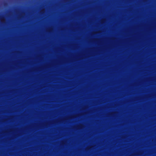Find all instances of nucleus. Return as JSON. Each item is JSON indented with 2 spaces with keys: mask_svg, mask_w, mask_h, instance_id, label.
<instances>
[{
  "mask_svg": "<svg viewBox=\"0 0 156 156\" xmlns=\"http://www.w3.org/2000/svg\"><path fill=\"white\" fill-rule=\"evenodd\" d=\"M23 18L24 16L22 14L21 15L18 16L16 20H12L9 21H5L4 22L0 20V26H6L9 24L11 25L16 24L17 23H20L22 19Z\"/></svg>",
  "mask_w": 156,
  "mask_h": 156,
  "instance_id": "obj_1",
  "label": "nucleus"
},
{
  "mask_svg": "<svg viewBox=\"0 0 156 156\" xmlns=\"http://www.w3.org/2000/svg\"><path fill=\"white\" fill-rule=\"evenodd\" d=\"M0 31H57V30H0Z\"/></svg>",
  "mask_w": 156,
  "mask_h": 156,
  "instance_id": "obj_2",
  "label": "nucleus"
},
{
  "mask_svg": "<svg viewBox=\"0 0 156 156\" xmlns=\"http://www.w3.org/2000/svg\"><path fill=\"white\" fill-rule=\"evenodd\" d=\"M4 18V16H0V19H3Z\"/></svg>",
  "mask_w": 156,
  "mask_h": 156,
  "instance_id": "obj_3",
  "label": "nucleus"
},
{
  "mask_svg": "<svg viewBox=\"0 0 156 156\" xmlns=\"http://www.w3.org/2000/svg\"><path fill=\"white\" fill-rule=\"evenodd\" d=\"M7 5V3H6V2L4 3V5L5 6L6 5Z\"/></svg>",
  "mask_w": 156,
  "mask_h": 156,
  "instance_id": "obj_4",
  "label": "nucleus"
},
{
  "mask_svg": "<svg viewBox=\"0 0 156 156\" xmlns=\"http://www.w3.org/2000/svg\"><path fill=\"white\" fill-rule=\"evenodd\" d=\"M92 22V21L91 20H89V23H91Z\"/></svg>",
  "mask_w": 156,
  "mask_h": 156,
  "instance_id": "obj_5",
  "label": "nucleus"
}]
</instances>
